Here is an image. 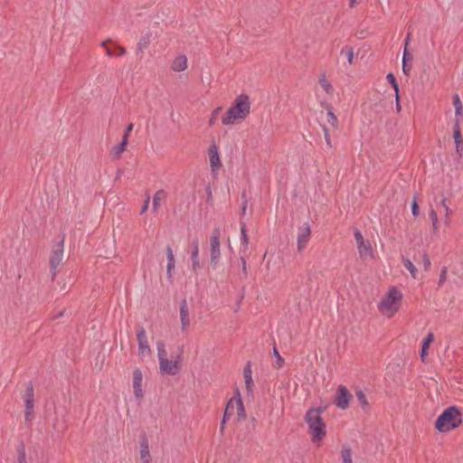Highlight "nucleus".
I'll return each mask as SVG.
<instances>
[{"instance_id": "37998d69", "label": "nucleus", "mask_w": 463, "mask_h": 463, "mask_svg": "<svg viewBox=\"0 0 463 463\" xmlns=\"http://www.w3.org/2000/svg\"><path fill=\"white\" fill-rule=\"evenodd\" d=\"M447 279V268L444 267L440 272L439 284H442Z\"/></svg>"}, {"instance_id": "2eb2a0df", "label": "nucleus", "mask_w": 463, "mask_h": 463, "mask_svg": "<svg viewBox=\"0 0 463 463\" xmlns=\"http://www.w3.org/2000/svg\"><path fill=\"white\" fill-rule=\"evenodd\" d=\"M63 259V241H61L59 247L54 250L51 255L50 265L53 269V275L56 274L57 268L61 264Z\"/></svg>"}, {"instance_id": "6ab92c4d", "label": "nucleus", "mask_w": 463, "mask_h": 463, "mask_svg": "<svg viewBox=\"0 0 463 463\" xmlns=\"http://www.w3.org/2000/svg\"><path fill=\"white\" fill-rule=\"evenodd\" d=\"M460 119L456 118L455 125L453 127V138L456 144V150L459 153L463 148V137L460 131Z\"/></svg>"}, {"instance_id": "4c0bfd02", "label": "nucleus", "mask_w": 463, "mask_h": 463, "mask_svg": "<svg viewBox=\"0 0 463 463\" xmlns=\"http://www.w3.org/2000/svg\"><path fill=\"white\" fill-rule=\"evenodd\" d=\"M434 341V334L432 332L428 333L425 338L422 341V347L430 348V345Z\"/></svg>"}, {"instance_id": "473e14b6", "label": "nucleus", "mask_w": 463, "mask_h": 463, "mask_svg": "<svg viewBox=\"0 0 463 463\" xmlns=\"http://www.w3.org/2000/svg\"><path fill=\"white\" fill-rule=\"evenodd\" d=\"M356 397H357V400H358L359 403L361 404V406L364 409L368 408L369 403H368L366 395H365V393L362 390L356 391Z\"/></svg>"}, {"instance_id": "20e7f679", "label": "nucleus", "mask_w": 463, "mask_h": 463, "mask_svg": "<svg viewBox=\"0 0 463 463\" xmlns=\"http://www.w3.org/2000/svg\"><path fill=\"white\" fill-rule=\"evenodd\" d=\"M324 409L321 407H313L307 411L305 414V421L307 426L311 442L320 447L327 434L326 423L322 417Z\"/></svg>"}, {"instance_id": "7c9ffc66", "label": "nucleus", "mask_w": 463, "mask_h": 463, "mask_svg": "<svg viewBox=\"0 0 463 463\" xmlns=\"http://www.w3.org/2000/svg\"><path fill=\"white\" fill-rule=\"evenodd\" d=\"M341 53L345 55L349 65L354 63V52L352 47L345 46L342 49Z\"/></svg>"}, {"instance_id": "f704fd0d", "label": "nucleus", "mask_w": 463, "mask_h": 463, "mask_svg": "<svg viewBox=\"0 0 463 463\" xmlns=\"http://www.w3.org/2000/svg\"><path fill=\"white\" fill-rule=\"evenodd\" d=\"M386 80L393 88L395 94H397V93L400 94L399 84L396 80L395 76L392 73H388L386 76Z\"/></svg>"}, {"instance_id": "ddd939ff", "label": "nucleus", "mask_w": 463, "mask_h": 463, "mask_svg": "<svg viewBox=\"0 0 463 463\" xmlns=\"http://www.w3.org/2000/svg\"><path fill=\"white\" fill-rule=\"evenodd\" d=\"M311 229L308 223H304L298 229L297 238V248L298 252H302L306 248L310 240Z\"/></svg>"}, {"instance_id": "5fc2aeb1", "label": "nucleus", "mask_w": 463, "mask_h": 463, "mask_svg": "<svg viewBox=\"0 0 463 463\" xmlns=\"http://www.w3.org/2000/svg\"><path fill=\"white\" fill-rule=\"evenodd\" d=\"M241 264H242L243 271L246 272V270H247L246 260L243 258H241Z\"/></svg>"}, {"instance_id": "cd10ccee", "label": "nucleus", "mask_w": 463, "mask_h": 463, "mask_svg": "<svg viewBox=\"0 0 463 463\" xmlns=\"http://www.w3.org/2000/svg\"><path fill=\"white\" fill-rule=\"evenodd\" d=\"M319 84L326 94L332 95L334 93V87L325 74L320 76Z\"/></svg>"}, {"instance_id": "c03bdc74", "label": "nucleus", "mask_w": 463, "mask_h": 463, "mask_svg": "<svg viewBox=\"0 0 463 463\" xmlns=\"http://www.w3.org/2000/svg\"><path fill=\"white\" fill-rule=\"evenodd\" d=\"M428 354H429V348H425V347L421 346L420 359L423 363L426 362V358H427Z\"/></svg>"}, {"instance_id": "49530a36", "label": "nucleus", "mask_w": 463, "mask_h": 463, "mask_svg": "<svg viewBox=\"0 0 463 463\" xmlns=\"http://www.w3.org/2000/svg\"><path fill=\"white\" fill-rule=\"evenodd\" d=\"M149 203H150V198H149V196H147L146 199L145 200L144 205L141 209V212H140L141 214H143L144 213L146 212V210L148 209V206H149Z\"/></svg>"}, {"instance_id": "dca6fc26", "label": "nucleus", "mask_w": 463, "mask_h": 463, "mask_svg": "<svg viewBox=\"0 0 463 463\" xmlns=\"http://www.w3.org/2000/svg\"><path fill=\"white\" fill-rule=\"evenodd\" d=\"M166 277L170 282L174 279V274L175 269V259L174 255V251L170 246L166 247Z\"/></svg>"}, {"instance_id": "1a4fd4ad", "label": "nucleus", "mask_w": 463, "mask_h": 463, "mask_svg": "<svg viewBox=\"0 0 463 463\" xmlns=\"http://www.w3.org/2000/svg\"><path fill=\"white\" fill-rule=\"evenodd\" d=\"M220 237V230L215 229L210 239L211 262L214 268L218 265L221 258Z\"/></svg>"}, {"instance_id": "0eeeda50", "label": "nucleus", "mask_w": 463, "mask_h": 463, "mask_svg": "<svg viewBox=\"0 0 463 463\" xmlns=\"http://www.w3.org/2000/svg\"><path fill=\"white\" fill-rule=\"evenodd\" d=\"M354 236L356 241L359 257L363 260H372L377 256L374 245L368 240H365L362 232L355 229Z\"/></svg>"}, {"instance_id": "c9c22d12", "label": "nucleus", "mask_w": 463, "mask_h": 463, "mask_svg": "<svg viewBox=\"0 0 463 463\" xmlns=\"http://www.w3.org/2000/svg\"><path fill=\"white\" fill-rule=\"evenodd\" d=\"M241 243L244 245V247L247 248L248 244H249V237L247 235V230H246L245 224H243L241 228Z\"/></svg>"}, {"instance_id": "393cba45", "label": "nucleus", "mask_w": 463, "mask_h": 463, "mask_svg": "<svg viewBox=\"0 0 463 463\" xmlns=\"http://www.w3.org/2000/svg\"><path fill=\"white\" fill-rule=\"evenodd\" d=\"M151 43H152V33H147L139 39V41L137 44V52H143L151 44Z\"/></svg>"}, {"instance_id": "5701e85b", "label": "nucleus", "mask_w": 463, "mask_h": 463, "mask_svg": "<svg viewBox=\"0 0 463 463\" xmlns=\"http://www.w3.org/2000/svg\"><path fill=\"white\" fill-rule=\"evenodd\" d=\"M429 217L432 225V233L437 236L440 232V225L437 212L434 209H430L429 211Z\"/></svg>"}, {"instance_id": "c85d7f7f", "label": "nucleus", "mask_w": 463, "mask_h": 463, "mask_svg": "<svg viewBox=\"0 0 463 463\" xmlns=\"http://www.w3.org/2000/svg\"><path fill=\"white\" fill-rule=\"evenodd\" d=\"M453 105L455 108L457 118H459L461 120L463 115V105L458 94L454 95L453 97Z\"/></svg>"}, {"instance_id": "aec40b11", "label": "nucleus", "mask_w": 463, "mask_h": 463, "mask_svg": "<svg viewBox=\"0 0 463 463\" xmlns=\"http://www.w3.org/2000/svg\"><path fill=\"white\" fill-rule=\"evenodd\" d=\"M128 141H127V137H122V140L118 145L114 146L110 150V155L113 159H119L122 154L127 150Z\"/></svg>"}, {"instance_id": "603ef678", "label": "nucleus", "mask_w": 463, "mask_h": 463, "mask_svg": "<svg viewBox=\"0 0 463 463\" xmlns=\"http://www.w3.org/2000/svg\"><path fill=\"white\" fill-rule=\"evenodd\" d=\"M424 265H425V269H429V268L430 267V260L429 259V257L427 255H424Z\"/></svg>"}, {"instance_id": "ea45409f", "label": "nucleus", "mask_w": 463, "mask_h": 463, "mask_svg": "<svg viewBox=\"0 0 463 463\" xmlns=\"http://www.w3.org/2000/svg\"><path fill=\"white\" fill-rule=\"evenodd\" d=\"M408 42H409V36L407 37V39L405 41V48H404V52H403V55H402V62H407V61L411 60V56L410 55L408 49H407Z\"/></svg>"}, {"instance_id": "f257e3e1", "label": "nucleus", "mask_w": 463, "mask_h": 463, "mask_svg": "<svg viewBox=\"0 0 463 463\" xmlns=\"http://www.w3.org/2000/svg\"><path fill=\"white\" fill-rule=\"evenodd\" d=\"M252 102L249 94L241 92L231 101L221 116V123L224 127H232L243 123L251 113Z\"/></svg>"}, {"instance_id": "79ce46f5", "label": "nucleus", "mask_w": 463, "mask_h": 463, "mask_svg": "<svg viewBox=\"0 0 463 463\" xmlns=\"http://www.w3.org/2000/svg\"><path fill=\"white\" fill-rule=\"evenodd\" d=\"M411 213L416 217L419 215V206L416 199L413 200L411 204Z\"/></svg>"}, {"instance_id": "39448f33", "label": "nucleus", "mask_w": 463, "mask_h": 463, "mask_svg": "<svg viewBox=\"0 0 463 463\" xmlns=\"http://www.w3.org/2000/svg\"><path fill=\"white\" fill-rule=\"evenodd\" d=\"M463 423V415L458 407L451 405L446 408L436 419L434 427L440 433H448Z\"/></svg>"}, {"instance_id": "e433bc0d", "label": "nucleus", "mask_w": 463, "mask_h": 463, "mask_svg": "<svg viewBox=\"0 0 463 463\" xmlns=\"http://www.w3.org/2000/svg\"><path fill=\"white\" fill-rule=\"evenodd\" d=\"M222 110V107H218L214 109L211 114L210 119H209V125L213 126L215 124V121L219 116V113Z\"/></svg>"}, {"instance_id": "72a5a7b5", "label": "nucleus", "mask_w": 463, "mask_h": 463, "mask_svg": "<svg viewBox=\"0 0 463 463\" xmlns=\"http://www.w3.org/2000/svg\"><path fill=\"white\" fill-rule=\"evenodd\" d=\"M403 264L405 268L410 271L411 277L416 279L418 270L414 264L408 259L403 260Z\"/></svg>"}, {"instance_id": "9d476101", "label": "nucleus", "mask_w": 463, "mask_h": 463, "mask_svg": "<svg viewBox=\"0 0 463 463\" xmlns=\"http://www.w3.org/2000/svg\"><path fill=\"white\" fill-rule=\"evenodd\" d=\"M352 394L345 385H339L336 389L335 404L341 410H346L349 407Z\"/></svg>"}, {"instance_id": "f03ea898", "label": "nucleus", "mask_w": 463, "mask_h": 463, "mask_svg": "<svg viewBox=\"0 0 463 463\" xmlns=\"http://www.w3.org/2000/svg\"><path fill=\"white\" fill-rule=\"evenodd\" d=\"M158 372L162 376H175L183 367V347H178L175 354H169L163 341L156 343Z\"/></svg>"}, {"instance_id": "a19ab883", "label": "nucleus", "mask_w": 463, "mask_h": 463, "mask_svg": "<svg viewBox=\"0 0 463 463\" xmlns=\"http://www.w3.org/2000/svg\"><path fill=\"white\" fill-rule=\"evenodd\" d=\"M441 204H442V206L444 207V210H445V214L444 215L451 216L452 215V211L449 208V206L447 204V200L445 198L441 200Z\"/></svg>"}, {"instance_id": "58836bf2", "label": "nucleus", "mask_w": 463, "mask_h": 463, "mask_svg": "<svg viewBox=\"0 0 463 463\" xmlns=\"http://www.w3.org/2000/svg\"><path fill=\"white\" fill-rule=\"evenodd\" d=\"M273 354L276 357V364H277V367L278 368H281L284 364V359L283 357L279 354V351L277 350L276 347L273 348Z\"/></svg>"}, {"instance_id": "4468645a", "label": "nucleus", "mask_w": 463, "mask_h": 463, "mask_svg": "<svg viewBox=\"0 0 463 463\" xmlns=\"http://www.w3.org/2000/svg\"><path fill=\"white\" fill-rule=\"evenodd\" d=\"M208 156H209L211 171L213 175H217L222 166V162L220 159L219 148L215 143H213L209 146Z\"/></svg>"}, {"instance_id": "f8f14e48", "label": "nucleus", "mask_w": 463, "mask_h": 463, "mask_svg": "<svg viewBox=\"0 0 463 463\" xmlns=\"http://www.w3.org/2000/svg\"><path fill=\"white\" fill-rule=\"evenodd\" d=\"M24 401L25 405V420L29 421L32 420L34 409V390L31 383H29L26 388L25 393L24 395Z\"/></svg>"}, {"instance_id": "b1692460", "label": "nucleus", "mask_w": 463, "mask_h": 463, "mask_svg": "<svg viewBox=\"0 0 463 463\" xmlns=\"http://www.w3.org/2000/svg\"><path fill=\"white\" fill-rule=\"evenodd\" d=\"M340 458L342 463H354L353 450L350 446H342L340 449Z\"/></svg>"}, {"instance_id": "bb28decb", "label": "nucleus", "mask_w": 463, "mask_h": 463, "mask_svg": "<svg viewBox=\"0 0 463 463\" xmlns=\"http://www.w3.org/2000/svg\"><path fill=\"white\" fill-rule=\"evenodd\" d=\"M166 194L163 190H159L156 192V194L153 196V208L155 211H157V209L161 206L162 203L165 201Z\"/></svg>"}, {"instance_id": "c756f323", "label": "nucleus", "mask_w": 463, "mask_h": 463, "mask_svg": "<svg viewBox=\"0 0 463 463\" xmlns=\"http://www.w3.org/2000/svg\"><path fill=\"white\" fill-rule=\"evenodd\" d=\"M326 110H327V121L328 123L335 128H338V119H337V117L335 115V113L333 112V109L330 106H328L326 108Z\"/></svg>"}, {"instance_id": "423d86ee", "label": "nucleus", "mask_w": 463, "mask_h": 463, "mask_svg": "<svg viewBox=\"0 0 463 463\" xmlns=\"http://www.w3.org/2000/svg\"><path fill=\"white\" fill-rule=\"evenodd\" d=\"M246 418V411L243 405V402L241 397L240 391L236 389L234 395L229 400L222 421V429L226 420L234 419L237 421L243 420Z\"/></svg>"}, {"instance_id": "2f4dec72", "label": "nucleus", "mask_w": 463, "mask_h": 463, "mask_svg": "<svg viewBox=\"0 0 463 463\" xmlns=\"http://www.w3.org/2000/svg\"><path fill=\"white\" fill-rule=\"evenodd\" d=\"M126 53H127L126 49L123 46H120V45H117L116 46V51H114V52L111 49H107V55L109 57L124 56Z\"/></svg>"}, {"instance_id": "de8ad7c7", "label": "nucleus", "mask_w": 463, "mask_h": 463, "mask_svg": "<svg viewBox=\"0 0 463 463\" xmlns=\"http://www.w3.org/2000/svg\"><path fill=\"white\" fill-rule=\"evenodd\" d=\"M395 105H396V109H397V112H400L402 110V106H401V103H400V94H395Z\"/></svg>"}, {"instance_id": "a211bd4d", "label": "nucleus", "mask_w": 463, "mask_h": 463, "mask_svg": "<svg viewBox=\"0 0 463 463\" xmlns=\"http://www.w3.org/2000/svg\"><path fill=\"white\" fill-rule=\"evenodd\" d=\"M243 377L245 382V389L249 395H252L253 393V388H254V383L252 379V371L251 366L250 364H248L243 370Z\"/></svg>"}, {"instance_id": "6e6d98bb", "label": "nucleus", "mask_w": 463, "mask_h": 463, "mask_svg": "<svg viewBox=\"0 0 463 463\" xmlns=\"http://www.w3.org/2000/svg\"><path fill=\"white\" fill-rule=\"evenodd\" d=\"M109 40L103 41V42L100 43V45H101L103 48H105V49L107 50V49H109V48H108V46H107V45H108V43H109Z\"/></svg>"}, {"instance_id": "f3484780", "label": "nucleus", "mask_w": 463, "mask_h": 463, "mask_svg": "<svg viewBox=\"0 0 463 463\" xmlns=\"http://www.w3.org/2000/svg\"><path fill=\"white\" fill-rule=\"evenodd\" d=\"M191 260H192V270L197 272L202 268V263L199 259V243L194 241L191 244Z\"/></svg>"}, {"instance_id": "6e6552de", "label": "nucleus", "mask_w": 463, "mask_h": 463, "mask_svg": "<svg viewBox=\"0 0 463 463\" xmlns=\"http://www.w3.org/2000/svg\"><path fill=\"white\" fill-rule=\"evenodd\" d=\"M137 354L141 360L151 355V348L148 344L147 335L144 327H140L137 332Z\"/></svg>"}, {"instance_id": "7ed1b4c3", "label": "nucleus", "mask_w": 463, "mask_h": 463, "mask_svg": "<svg viewBox=\"0 0 463 463\" xmlns=\"http://www.w3.org/2000/svg\"><path fill=\"white\" fill-rule=\"evenodd\" d=\"M403 298V292L400 288L396 286L388 288L377 302L379 314L387 319L393 318L402 309Z\"/></svg>"}, {"instance_id": "8fccbe9b", "label": "nucleus", "mask_w": 463, "mask_h": 463, "mask_svg": "<svg viewBox=\"0 0 463 463\" xmlns=\"http://www.w3.org/2000/svg\"><path fill=\"white\" fill-rule=\"evenodd\" d=\"M402 71L405 75H409L411 71V66L407 65V62H402Z\"/></svg>"}, {"instance_id": "09e8293b", "label": "nucleus", "mask_w": 463, "mask_h": 463, "mask_svg": "<svg viewBox=\"0 0 463 463\" xmlns=\"http://www.w3.org/2000/svg\"><path fill=\"white\" fill-rule=\"evenodd\" d=\"M443 224L446 228H449L451 224V216L444 215Z\"/></svg>"}, {"instance_id": "9b49d317", "label": "nucleus", "mask_w": 463, "mask_h": 463, "mask_svg": "<svg viewBox=\"0 0 463 463\" xmlns=\"http://www.w3.org/2000/svg\"><path fill=\"white\" fill-rule=\"evenodd\" d=\"M132 388L135 398L141 401L145 392L143 389V373L140 368H135L132 372Z\"/></svg>"}, {"instance_id": "4be33fe9", "label": "nucleus", "mask_w": 463, "mask_h": 463, "mask_svg": "<svg viewBox=\"0 0 463 463\" xmlns=\"http://www.w3.org/2000/svg\"><path fill=\"white\" fill-rule=\"evenodd\" d=\"M180 321L182 330L186 331L190 326V317L188 307L185 302H184L180 307Z\"/></svg>"}, {"instance_id": "412c9836", "label": "nucleus", "mask_w": 463, "mask_h": 463, "mask_svg": "<svg viewBox=\"0 0 463 463\" xmlns=\"http://www.w3.org/2000/svg\"><path fill=\"white\" fill-rule=\"evenodd\" d=\"M171 69L175 72H181L187 69V58L185 55H178L176 56L172 63Z\"/></svg>"}, {"instance_id": "864d4df0", "label": "nucleus", "mask_w": 463, "mask_h": 463, "mask_svg": "<svg viewBox=\"0 0 463 463\" xmlns=\"http://www.w3.org/2000/svg\"><path fill=\"white\" fill-rule=\"evenodd\" d=\"M359 3V0H349V6L354 7Z\"/></svg>"}, {"instance_id": "a878e982", "label": "nucleus", "mask_w": 463, "mask_h": 463, "mask_svg": "<svg viewBox=\"0 0 463 463\" xmlns=\"http://www.w3.org/2000/svg\"><path fill=\"white\" fill-rule=\"evenodd\" d=\"M140 458L144 463H149L151 460L149 446L146 440L140 444Z\"/></svg>"}, {"instance_id": "3c124183", "label": "nucleus", "mask_w": 463, "mask_h": 463, "mask_svg": "<svg viewBox=\"0 0 463 463\" xmlns=\"http://www.w3.org/2000/svg\"><path fill=\"white\" fill-rule=\"evenodd\" d=\"M325 138L328 146H331V141L328 134L327 128H324Z\"/></svg>"}, {"instance_id": "a18cd8bd", "label": "nucleus", "mask_w": 463, "mask_h": 463, "mask_svg": "<svg viewBox=\"0 0 463 463\" xmlns=\"http://www.w3.org/2000/svg\"><path fill=\"white\" fill-rule=\"evenodd\" d=\"M134 125L132 123L128 124L127 129L123 135V137H127V141H128L129 135L133 129Z\"/></svg>"}]
</instances>
